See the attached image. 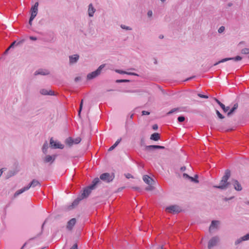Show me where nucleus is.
Here are the masks:
<instances>
[{"instance_id":"nucleus-1","label":"nucleus","mask_w":249,"mask_h":249,"mask_svg":"<svg viewBox=\"0 0 249 249\" xmlns=\"http://www.w3.org/2000/svg\"><path fill=\"white\" fill-rule=\"evenodd\" d=\"M101 183V181L98 178H95L90 185L84 189L83 193L81 194L82 198H86L90 194L91 191L96 188L97 185Z\"/></svg>"},{"instance_id":"nucleus-2","label":"nucleus","mask_w":249,"mask_h":249,"mask_svg":"<svg viewBox=\"0 0 249 249\" xmlns=\"http://www.w3.org/2000/svg\"><path fill=\"white\" fill-rule=\"evenodd\" d=\"M105 66V64H102L100 65L96 71L89 73L87 76V80H89L93 79L99 75L101 73V71Z\"/></svg>"},{"instance_id":"nucleus-3","label":"nucleus","mask_w":249,"mask_h":249,"mask_svg":"<svg viewBox=\"0 0 249 249\" xmlns=\"http://www.w3.org/2000/svg\"><path fill=\"white\" fill-rule=\"evenodd\" d=\"M114 173H105L100 176V179L107 183L111 182L114 178Z\"/></svg>"},{"instance_id":"nucleus-4","label":"nucleus","mask_w":249,"mask_h":249,"mask_svg":"<svg viewBox=\"0 0 249 249\" xmlns=\"http://www.w3.org/2000/svg\"><path fill=\"white\" fill-rule=\"evenodd\" d=\"M166 211L171 213H178L181 211L180 208L176 205H171L167 207L166 209Z\"/></svg>"},{"instance_id":"nucleus-5","label":"nucleus","mask_w":249,"mask_h":249,"mask_svg":"<svg viewBox=\"0 0 249 249\" xmlns=\"http://www.w3.org/2000/svg\"><path fill=\"white\" fill-rule=\"evenodd\" d=\"M230 182H222V179L221 180L219 185H213V187L214 188L219 189L221 190H225L230 187L231 185Z\"/></svg>"},{"instance_id":"nucleus-6","label":"nucleus","mask_w":249,"mask_h":249,"mask_svg":"<svg viewBox=\"0 0 249 249\" xmlns=\"http://www.w3.org/2000/svg\"><path fill=\"white\" fill-rule=\"evenodd\" d=\"M219 238L217 236L213 237L209 241L208 244V248L211 249L213 247L216 246L219 242Z\"/></svg>"},{"instance_id":"nucleus-7","label":"nucleus","mask_w":249,"mask_h":249,"mask_svg":"<svg viewBox=\"0 0 249 249\" xmlns=\"http://www.w3.org/2000/svg\"><path fill=\"white\" fill-rule=\"evenodd\" d=\"M50 147L53 149H62L64 148V146L63 144L57 142V141H54L53 140V138H51L50 141Z\"/></svg>"},{"instance_id":"nucleus-8","label":"nucleus","mask_w":249,"mask_h":249,"mask_svg":"<svg viewBox=\"0 0 249 249\" xmlns=\"http://www.w3.org/2000/svg\"><path fill=\"white\" fill-rule=\"evenodd\" d=\"M242 59V57L239 55H237L234 57L225 58H223V59H221V60L218 61L217 62H216L215 64H214L213 65L216 66L221 63H223V62H226L229 60H234L235 61H238L241 60Z\"/></svg>"},{"instance_id":"nucleus-9","label":"nucleus","mask_w":249,"mask_h":249,"mask_svg":"<svg viewBox=\"0 0 249 249\" xmlns=\"http://www.w3.org/2000/svg\"><path fill=\"white\" fill-rule=\"evenodd\" d=\"M165 147L161 145H151L145 146L144 150L146 151H154L156 149H164Z\"/></svg>"},{"instance_id":"nucleus-10","label":"nucleus","mask_w":249,"mask_h":249,"mask_svg":"<svg viewBox=\"0 0 249 249\" xmlns=\"http://www.w3.org/2000/svg\"><path fill=\"white\" fill-rule=\"evenodd\" d=\"M56 157V155H53L51 156L49 155H47L43 158V160L44 163H50V164H52L54 162Z\"/></svg>"},{"instance_id":"nucleus-11","label":"nucleus","mask_w":249,"mask_h":249,"mask_svg":"<svg viewBox=\"0 0 249 249\" xmlns=\"http://www.w3.org/2000/svg\"><path fill=\"white\" fill-rule=\"evenodd\" d=\"M38 6V3L36 2L35 4H34V5L33 6H32L31 8V16H30V17H31V20H34V19L35 18V17H36V16L37 14Z\"/></svg>"},{"instance_id":"nucleus-12","label":"nucleus","mask_w":249,"mask_h":249,"mask_svg":"<svg viewBox=\"0 0 249 249\" xmlns=\"http://www.w3.org/2000/svg\"><path fill=\"white\" fill-rule=\"evenodd\" d=\"M79 58V55L77 54L69 56V63L70 65L75 64L77 62Z\"/></svg>"},{"instance_id":"nucleus-13","label":"nucleus","mask_w":249,"mask_h":249,"mask_svg":"<svg viewBox=\"0 0 249 249\" xmlns=\"http://www.w3.org/2000/svg\"><path fill=\"white\" fill-rule=\"evenodd\" d=\"M142 179L144 182L149 185H152L155 182L154 179L148 175L143 176Z\"/></svg>"},{"instance_id":"nucleus-14","label":"nucleus","mask_w":249,"mask_h":249,"mask_svg":"<svg viewBox=\"0 0 249 249\" xmlns=\"http://www.w3.org/2000/svg\"><path fill=\"white\" fill-rule=\"evenodd\" d=\"M50 74V71L48 70L40 69L38 70L35 71L34 74L35 75H47Z\"/></svg>"},{"instance_id":"nucleus-15","label":"nucleus","mask_w":249,"mask_h":249,"mask_svg":"<svg viewBox=\"0 0 249 249\" xmlns=\"http://www.w3.org/2000/svg\"><path fill=\"white\" fill-rule=\"evenodd\" d=\"M76 220L75 218H71L70 220L67 225V229L70 231L71 230L76 223Z\"/></svg>"},{"instance_id":"nucleus-16","label":"nucleus","mask_w":249,"mask_h":249,"mask_svg":"<svg viewBox=\"0 0 249 249\" xmlns=\"http://www.w3.org/2000/svg\"><path fill=\"white\" fill-rule=\"evenodd\" d=\"M232 183L233 184V185L234 186V188L238 191H240L242 190V187L241 186V184L238 182V180L236 179H233L232 180Z\"/></svg>"},{"instance_id":"nucleus-17","label":"nucleus","mask_w":249,"mask_h":249,"mask_svg":"<svg viewBox=\"0 0 249 249\" xmlns=\"http://www.w3.org/2000/svg\"><path fill=\"white\" fill-rule=\"evenodd\" d=\"M231 177V171L229 169L225 170V174L222 178V182H228V180Z\"/></svg>"},{"instance_id":"nucleus-18","label":"nucleus","mask_w":249,"mask_h":249,"mask_svg":"<svg viewBox=\"0 0 249 249\" xmlns=\"http://www.w3.org/2000/svg\"><path fill=\"white\" fill-rule=\"evenodd\" d=\"M95 12V9L93 7L92 3H90L89 5L88 8V15L89 17H92L93 16V14Z\"/></svg>"},{"instance_id":"nucleus-19","label":"nucleus","mask_w":249,"mask_h":249,"mask_svg":"<svg viewBox=\"0 0 249 249\" xmlns=\"http://www.w3.org/2000/svg\"><path fill=\"white\" fill-rule=\"evenodd\" d=\"M40 93L42 95H54V92L52 90H50L49 91H48L47 89H41L40 90Z\"/></svg>"},{"instance_id":"nucleus-20","label":"nucleus","mask_w":249,"mask_h":249,"mask_svg":"<svg viewBox=\"0 0 249 249\" xmlns=\"http://www.w3.org/2000/svg\"><path fill=\"white\" fill-rule=\"evenodd\" d=\"M29 189V187H27V186L21 188V189L18 190L14 194V197H16L20 194L23 193L25 191L28 190Z\"/></svg>"},{"instance_id":"nucleus-21","label":"nucleus","mask_w":249,"mask_h":249,"mask_svg":"<svg viewBox=\"0 0 249 249\" xmlns=\"http://www.w3.org/2000/svg\"><path fill=\"white\" fill-rule=\"evenodd\" d=\"M37 185H39V186H41V184L40 183H39V182L36 180V179H34L28 185H27V187H29V189L32 187H35Z\"/></svg>"},{"instance_id":"nucleus-22","label":"nucleus","mask_w":249,"mask_h":249,"mask_svg":"<svg viewBox=\"0 0 249 249\" xmlns=\"http://www.w3.org/2000/svg\"><path fill=\"white\" fill-rule=\"evenodd\" d=\"M238 103H235L233 105L232 107L230 109V111L228 112L227 116L229 117L231 116L235 112V111L237 109V108H238Z\"/></svg>"},{"instance_id":"nucleus-23","label":"nucleus","mask_w":249,"mask_h":249,"mask_svg":"<svg viewBox=\"0 0 249 249\" xmlns=\"http://www.w3.org/2000/svg\"><path fill=\"white\" fill-rule=\"evenodd\" d=\"M150 139L153 141H157L160 139V134L158 133H154L151 135Z\"/></svg>"},{"instance_id":"nucleus-24","label":"nucleus","mask_w":249,"mask_h":249,"mask_svg":"<svg viewBox=\"0 0 249 249\" xmlns=\"http://www.w3.org/2000/svg\"><path fill=\"white\" fill-rule=\"evenodd\" d=\"M65 142L66 145L71 147L73 144V139L69 137L65 140Z\"/></svg>"},{"instance_id":"nucleus-25","label":"nucleus","mask_w":249,"mask_h":249,"mask_svg":"<svg viewBox=\"0 0 249 249\" xmlns=\"http://www.w3.org/2000/svg\"><path fill=\"white\" fill-rule=\"evenodd\" d=\"M84 198H82V196L80 195L76 199H75L72 203L71 207L72 208L75 206L78 205L80 201L83 199Z\"/></svg>"},{"instance_id":"nucleus-26","label":"nucleus","mask_w":249,"mask_h":249,"mask_svg":"<svg viewBox=\"0 0 249 249\" xmlns=\"http://www.w3.org/2000/svg\"><path fill=\"white\" fill-rule=\"evenodd\" d=\"M219 223V221L213 220L209 228L210 230H211L212 228H217Z\"/></svg>"},{"instance_id":"nucleus-27","label":"nucleus","mask_w":249,"mask_h":249,"mask_svg":"<svg viewBox=\"0 0 249 249\" xmlns=\"http://www.w3.org/2000/svg\"><path fill=\"white\" fill-rule=\"evenodd\" d=\"M48 148V143L47 141H46L42 146V152L44 154H46L47 153V149Z\"/></svg>"},{"instance_id":"nucleus-28","label":"nucleus","mask_w":249,"mask_h":249,"mask_svg":"<svg viewBox=\"0 0 249 249\" xmlns=\"http://www.w3.org/2000/svg\"><path fill=\"white\" fill-rule=\"evenodd\" d=\"M122 140V139L120 138L119 139H118L116 142L113 145H112L108 150V151H111L112 150H113L118 144L119 143L121 142Z\"/></svg>"},{"instance_id":"nucleus-29","label":"nucleus","mask_w":249,"mask_h":249,"mask_svg":"<svg viewBox=\"0 0 249 249\" xmlns=\"http://www.w3.org/2000/svg\"><path fill=\"white\" fill-rule=\"evenodd\" d=\"M23 42H24L23 40H22L19 41L18 42H17L16 41H14V42H13L11 44V45L10 46V48H13L15 46H18V45H19L20 44L22 43Z\"/></svg>"},{"instance_id":"nucleus-30","label":"nucleus","mask_w":249,"mask_h":249,"mask_svg":"<svg viewBox=\"0 0 249 249\" xmlns=\"http://www.w3.org/2000/svg\"><path fill=\"white\" fill-rule=\"evenodd\" d=\"M220 107L222 108L224 112H227L230 109L229 107H225L223 103L220 105Z\"/></svg>"},{"instance_id":"nucleus-31","label":"nucleus","mask_w":249,"mask_h":249,"mask_svg":"<svg viewBox=\"0 0 249 249\" xmlns=\"http://www.w3.org/2000/svg\"><path fill=\"white\" fill-rule=\"evenodd\" d=\"M198 176L197 175H195V178L191 177L190 180L191 181L195 182V183H198V180L197 179Z\"/></svg>"},{"instance_id":"nucleus-32","label":"nucleus","mask_w":249,"mask_h":249,"mask_svg":"<svg viewBox=\"0 0 249 249\" xmlns=\"http://www.w3.org/2000/svg\"><path fill=\"white\" fill-rule=\"evenodd\" d=\"M241 53L245 54H248L249 53V48H244L241 50Z\"/></svg>"},{"instance_id":"nucleus-33","label":"nucleus","mask_w":249,"mask_h":249,"mask_svg":"<svg viewBox=\"0 0 249 249\" xmlns=\"http://www.w3.org/2000/svg\"><path fill=\"white\" fill-rule=\"evenodd\" d=\"M215 112L219 119H223L225 118V117L222 114H221L218 110H216Z\"/></svg>"},{"instance_id":"nucleus-34","label":"nucleus","mask_w":249,"mask_h":249,"mask_svg":"<svg viewBox=\"0 0 249 249\" xmlns=\"http://www.w3.org/2000/svg\"><path fill=\"white\" fill-rule=\"evenodd\" d=\"M81 141V139L80 137H77L73 139V144H78Z\"/></svg>"},{"instance_id":"nucleus-35","label":"nucleus","mask_w":249,"mask_h":249,"mask_svg":"<svg viewBox=\"0 0 249 249\" xmlns=\"http://www.w3.org/2000/svg\"><path fill=\"white\" fill-rule=\"evenodd\" d=\"M83 100L82 99L81 101V102H80V104L79 108V110H78V115H80L81 112L82 111V107H83Z\"/></svg>"},{"instance_id":"nucleus-36","label":"nucleus","mask_w":249,"mask_h":249,"mask_svg":"<svg viewBox=\"0 0 249 249\" xmlns=\"http://www.w3.org/2000/svg\"><path fill=\"white\" fill-rule=\"evenodd\" d=\"M16 174L15 171H9L8 173L7 178H9L13 176H14Z\"/></svg>"},{"instance_id":"nucleus-37","label":"nucleus","mask_w":249,"mask_h":249,"mask_svg":"<svg viewBox=\"0 0 249 249\" xmlns=\"http://www.w3.org/2000/svg\"><path fill=\"white\" fill-rule=\"evenodd\" d=\"M140 144L141 146H145V139L143 136L141 137V142Z\"/></svg>"},{"instance_id":"nucleus-38","label":"nucleus","mask_w":249,"mask_h":249,"mask_svg":"<svg viewBox=\"0 0 249 249\" xmlns=\"http://www.w3.org/2000/svg\"><path fill=\"white\" fill-rule=\"evenodd\" d=\"M116 83H127L129 82L130 80L127 79H120V80H117Z\"/></svg>"},{"instance_id":"nucleus-39","label":"nucleus","mask_w":249,"mask_h":249,"mask_svg":"<svg viewBox=\"0 0 249 249\" xmlns=\"http://www.w3.org/2000/svg\"><path fill=\"white\" fill-rule=\"evenodd\" d=\"M242 239L244 241L249 240V232L248 233H247V234L245 235L244 236H242Z\"/></svg>"},{"instance_id":"nucleus-40","label":"nucleus","mask_w":249,"mask_h":249,"mask_svg":"<svg viewBox=\"0 0 249 249\" xmlns=\"http://www.w3.org/2000/svg\"><path fill=\"white\" fill-rule=\"evenodd\" d=\"M178 121L179 123L183 122L185 121V117L183 116H180L178 117Z\"/></svg>"},{"instance_id":"nucleus-41","label":"nucleus","mask_w":249,"mask_h":249,"mask_svg":"<svg viewBox=\"0 0 249 249\" xmlns=\"http://www.w3.org/2000/svg\"><path fill=\"white\" fill-rule=\"evenodd\" d=\"M121 27L122 29H125V30H132V29H131L130 27H129V26H125V25H123V24H122V25H121Z\"/></svg>"},{"instance_id":"nucleus-42","label":"nucleus","mask_w":249,"mask_h":249,"mask_svg":"<svg viewBox=\"0 0 249 249\" xmlns=\"http://www.w3.org/2000/svg\"><path fill=\"white\" fill-rule=\"evenodd\" d=\"M178 109V108H173V109H171L170 111H169V112L167 113V114L168 115H170V114H171L172 113H174V112H176V111H177Z\"/></svg>"},{"instance_id":"nucleus-43","label":"nucleus","mask_w":249,"mask_h":249,"mask_svg":"<svg viewBox=\"0 0 249 249\" xmlns=\"http://www.w3.org/2000/svg\"><path fill=\"white\" fill-rule=\"evenodd\" d=\"M244 241L243 240H242V237H240V238L239 239H237L235 242V245H237L239 244H240L242 242Z\"/></svg>"},{"instance_id":"nucleus-44","label":"nucleus","mask_w":249,"mask_h":249,"mask_svg":"<svg viewBox=\"0 0 249 249\" xmlns=\"http://www.w3.org/2000/svg\"><path fill=\"white\" fill-rule=\"evenodd\" d=\"M183 178H184L185 179H187L190 180V179L191 178V176L188 175L187 174L183 173Z\"/></svg>"},{"instance_id":"nucleus-45","label":"nucleus","mask_w":249,"mask_h":249,"mask_svg":"<svg viewBox=\"0 0 249 249\" xmlns=\"http://www.w3.org/2000/svg\"><path fill=\"white\" fill-rule=\"evenodd\" d=\"M225 30V27L224 26H221L219 29H218V33H222V32H223Z\"/></svg>"},{"instance_id":"nucleus-46","label":"nucleus","mask_w":249,"mask_h":249,"mask_svg":"<svg viewBox=\"0 0 249 249\" xmlns=\"http://www.w3.org/2000/svg\"><path fill=\"white\" fill-rule=\"evenodd\" d=\"M115 71L117 73H120V74H126V73H127L126 71H123L122 70H116Z\"/></svg>"},{"instance_id":"nucleus-47","label":"nucleus","mask_w":249,"mask_h":249,"mask_svg":"<svg viewBox=\"0 0 249 249\" xmlns=\"http://www.w3.org/2000/svg\"><path fill=\"white\" fill-rule=\"evenodd\" d=\"M198 96L199 97L202 98H206V99L208 98V96L207 95H203V94H202L200 93L198 94Z\"/></svg>"},{"instance_id":"nucleus-48","label":"nucleus","mask_w":249,"mask_h":249,"mask_svg":"<svg viewBox=\"0 0 249 249\" xmlns=\"http://www.w3.org/2000/svg\"><path fill=\"white\" fill-rule=\"evenodd\" d=\"M234 197V196H231L230 197H224L223 200L225 201H228L229 200L232 199Z\"/></svg>"},{"instance_id":"nucleus-49","label":"nucleus","mask_w":249,"mask_h":249,"mask_svg":"<svg viewBox=\"0 0 249 249\" xmlns=\"http://www.w3.org/2000/svg\"><path fill=\"white\" fill-rule=\"evenodd\" d=\"M142 115H148L150 114V112H149L148 111L143 110L142 112Z\"/></svg>"},{"instance_id":"nucleus-50","label":"nucleus","mask_w":249,"mask_h":249,"mask_svg":"<svg viewBox=\"0 0 249 249\" xmlns=\"http://www.w3.org/2000/svg\"><path fill=\"white\" fill-rule=\"evenodd\" d=\"M126 74L130 75L138 76H139V75L137 73H134V72H127Z\"/></svg>"},{"instance_id":"nucleus-51","label":"nucleus","mask_w":249,"mask_h":249,"mask_svg":"<svg viewBox=\"0 0 249 249\" xmlns=\"http://www.w3.org/2000/svg\"><path fill=\"white\" fill-rule=\"evenodd\" d=\"M125 176L127 178H133V177L129 173L125 174Z\"/></svg>"},{"instance_id":"nucleus-52","label":"nucleus","mask_w":249,"mask_h":249,"mask_svg":"<svg viewBox=\"0 0 249 249\" xmlns=\"http://www.w3.org/2000/svg\"><path fill=\"white\" fill-rule=\"evenodd\" d=\"M70 249H78V246L77 244H74Z\"/></svg>"},{"instance_id":"nucleus-53","label":"nucleus","mask_w":249,"mask_h":249,"mask_svg":"<svg viewBox=\"0 0 249 249\" xmlns=\"http://www.w3.org/2000/svg\"><path fill=\"white\" fill-rule=\"evenodd\" d=\"M152 14H153V13H152V11L151 10H149L147 12V16L148 17H151L152 16Z\"/></svg>"},{"instance_id":"nucleus-54","label":"nucleus","mask_w":249,"mask_h":249,"mask_svg":"<svg viewBox=\"0 0 249 249\" xmlns=\"http://www.w3.org/2000/svg\"><path fill=\"white\" fill-rule=\"evenodd\" d=\"M153 189V187L151 185H149V186L147 187L145 189L147 191H151Z\"/></svg>"},{"instance_id":"nucleus-55","label":"nucleus","mask_w":249,"mask_h":249,"mask_svg":"<svg viewBox=\"0 0 249 249\" xmlns=\"http://www.w3.org/2000/svg\"><path fill=\"white\" fill-rule=\"evenodd\" d=\"M153 129L156 130L158 128V126L157 124H155L152 126Z\"/></svg>"},{"instance_id":"nucleus-56","label":"nucleus","mask_w":249,"mask_h":249,"mask_svg":"<svg viewBox=\"0 0 249 249\" xmlns=\"http://www.w3.org/2000/svg\"><path fill=\"white\" fill-rule=\"evenodd\" d=\"M30 39L32 40L35 41L37 40V38L35 36H30Z\"/></svg>"},{"instance_id":"nucleus-57","label":"nucleus","mask_w":249,"mask_h":249,"mask_svg":"<svg viewBox=\"0 0 249 249\" xmlns=\"http://www.w3.org/2000/svg\"><path fill=\"white\" fill-rule=\"evenodd\" d=\"M214 100L219 105V106H220V105H221L222 104L219 100H218L216 98H214Z\"/></svg>"},{"instance_id":"nucleus-58","label":"nucleus","mask_w":249,"mask_h":249,"mask_svg":"<svg viewBox=\"0 0 249 249\" xmlns=\"http://www.w3.org/2000/svg\"><path fill=\"white\" fill-rule=\"evenodd\" d=\"M123 92H135V90H123Z\"/></svg>"},{"instance_id":"nucleus-59","label":"nucleus","mask_w":249,"mask_h":249,"mask_svg":"<svg viewBox=\"0 0 249 249\" xmlns=\"http://www.w3.org/2000/svg\"><path fill=\"white\" fill-rule=\"evenodd\" d=\"M186 169V168L185 166H182L180 168V171L182 172H183V171H185Z\"/></svg>"},{"instance_id":"nucleus-60","label":"nucleus","mask_w":249,"mask_h":249,"mask_svg":"<svg viewBox=\"0 0 249 249\" xmlns=\"http://www.w3.org/2000/svg\"><path fill=\"white\" fill-rule=\"evenodd\" d=\"M80 79H81L80 77H76L75 78L74 81L75 82H78V81H79L80 80Z\"/></svg>"},{"instance_id":"nucleus-61","label":"nucleus","mask_w":249,"mask_h":249,"mask_svg":"<svg viewBox=\"0 0 249 249\" xmlns=\"http://www.w3.org/2000/svg\"><path fill=\"white\" fill-rule=\"evenodd\" d=\"M133 189H134L135 190H137V191L140 190V188L138 187H133Z\"/></svg>"},{"instance_id":"nucleus-62","label":"nucleus","mask_w":249,"mask_h":249,"mask_svg":"<svg viewBox=\"0 0 249 249\" xmlns=\"http://www.w3.org/2000/svg\"><path fill=\"white\" fill-rule=\"evenodd\" d=\"M33 20H31V17H30V19H29V25H30V26H31V25H32V21H33Z\"/></svg>"},{"instance_id":"nucleus-63","label":"nucleus","mask_w":249,"mask_h":249,"mask_svg":"<svg viewBox=\"0 0 249 249\" xmlns=\"http://www.w3.org/2000/svg\"><path fill=\"white\" fill-rule=\"evenodd\" d=\"M195 76H192V77H190L188 78H187L185 81H188V80H190L191 79H192Z\"/></svg>"},{"instance_id":"nucleus-64","label":"nucleus","mask_w":249,"mask_h":249,"mask_svg":"<svg viewBox=\"0 0 249 249\" xmlns=\"http://www.w3.org/2000/svg\"><path fill=\"white\" fill-rule=\"evenodd\" d=\"M157 249H163V246H159L158 247Z\"/></svg>"}]
</instances>
